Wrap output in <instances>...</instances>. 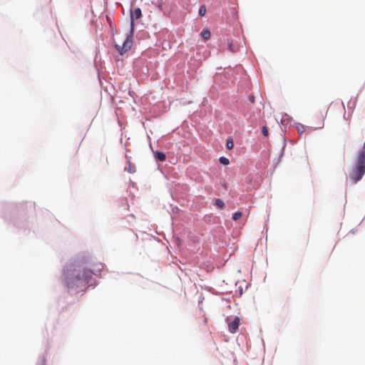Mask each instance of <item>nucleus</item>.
<instances>
[{"instance_id":"f257e3e1","label":"nucleus","mask_w":365,"mask_h":365,"mask_svg":"<svg viewBox=\"0 0 365 365\" xmlns=\"http://www.w3.org/2000/svg\"><path fill=\"white\" fill-rule=\"evenodd\" d=\"M103 269L101 262H77L69 265L64 271V283L69 289L84 290L92 277V274L100 273Z\"/></svg>"},{"instance_id":"f03ea898","label":"nucleus","mask_w":365,"mask_h":365,"mask_svg":"<svg viewBox=\"0 0 365 365\" xmlns=\"http://www.w3.org/2000/svg\"><path fill=\"white\" fill-rule=\"evenodd\" d=\"M365 174V142L363 150L359 152L349 176L354 183L359 182Z\"/></svg>"},{"instance_id":"7ed1b4c3","label":"nucleus","mask_w":365,"mask_h":365,"mask_svg":"<svg viewBox=\"0 0 365 365\" xmlns=\"http://www.w3.org/2000/svg\"><path fill=\"white\" fill-rule=\"evenodd\" d=\"M141 16H142V13H141V10H140V8L135 9L133 11V12L131 13V15H130L131 21H130V34L128 35H127L123 41V43H122L121 46L119 45V44H117V43L115 45V48L117 49V51L119 52V53L120 55L124 54L129 49L131 48V46L133 45L132 37H133V26H134L133 20L134 19L137 20V19H140L141 17Z\"/></svg>"},{"instance_id":"20e7f679","label":"nucleus","mask_w":365,"mask_h":365,"mask_svg":"<svg viewBox=\"0 0 365 365\" xmlns=\"http://www.w3.org/2000/svg\"><path fill=\"white\" fill-rule=\"evenodd\" d=\"M240 325V318L238 317H235L233 321L228 323L229 330L231 333H235Z\"/></svg>"},{"instance_id":"39448f33","label":"nucleus","mask_w":365,"mask_h":365,"mask_svg":"<svg viewBox=\"0 0 365 365\" xmlns=\"http://www.w3.org/2000/svg\"><path fill=\"white\" fill-rule=\"evenodd\" d=\"M201 36L203 37V38L205 40H207L210 38L211 36V33L209 30L207 29H204L202 30V31L201 32Z\"/></svg>"},{"instance_id":"423d86ee","label":"nucleus","mask_w":365,"mask_h":365,"mask_svg":"<svg viewBox=\"0 0 365 365\" xmlns=\"http://www.w3.org/2000/svg\"><path fill=\"white\" fill-rule=\"evenodd\" d=\"M155 158L160 161H164L166 158L165 155L161 152H157L155 154Z\"/></svg>"},{"instance_id":"0eeeda50","label":"nucleus","mask_w":365,"mask_h":365,"mask_svg":"<svg viewBox=\"0 0 365 365\" xmlns=\"http://www.w3.org/2000/svg\"><path fill=\"white\" fill-rule=\"evenodd\" d=\"M296 129L299 134H302V133H304V131H305L304 125L302 124H300V123L297 124Z\"/></svg>"},{"instance_id":"6e6552de","label":"nucleus","mask_w":365,"mask_h":365,"mask_svg":"<svg viewBox=\"0 0 365 365\" xmlns=\"http://www.w3.org/2000/svg\"><path fill=\"white\" fill-rule=\"evenodd\" d=\"M207 11L206 6L205 5H202L199 9V14L200 16H203L205 15Z\"/></svg>"},{"instance_id":"1a4fd4ad","label":"nucleus","mask_w":365,"mask_h":365,"mask_svg":"<svg viewBox=\"0 0 365 365\" xmlns=\"http://www.w3.org/2000/svg\"><path fill=\"white\" fill-rule=\"evenodd\" d=\"M226 146L229 150L232 149L234 146L233 140L232 138H228L226 142Z\"/></svg>"},{"instance_id":"9d476101","label":"nucleus","mask_w":365,"mask_h":365,"mask_svg":"<svg viewBox=\"0 0 365 365\" xmlns=\"http://www.w3.org/2000/svg\"><path fill=\"white\" fill-rule=\"evenodd\" d=\"M219 161L221 164L227 165L230 163V160L225 157H220Z\"/></svg>"},{"instance_id":"9b49d317","label":"nucleus","mask_w":365,"mask_h":365,"mask_svg":"<svg viewBox=\"0 0 365 365\" xmlns=\"http://www.w3.org/2000/svg\"><path fill=\"white\" fill-rule=\"evenodd\" d=\"M242 213L241 212H236L233 214L232 219L234 220H237L242 217Z\"/></svg>"},{"instance_id":"f8f14e48","label":"nucleus","mask_w":365,"mask_h":365,"mask_svg":"<svg viewBox=\"0 0 365 365\" xmlns=\"http://www.w3.org/2000/svg\"><path fill=\"white\" fill-rule=\"evenodd\" d=\"M215 205L217 207H219L220 208H222L224 207V205H225V203H224V202L222 200L217 199L216 201H215Z\"/></svg>"},{"instance_id":"ddd939ff","label":"nucleus","mask_w":365,"mask_h":365,"mask_svg":"<svg viewBox=\"0 0 365 365\" xmlns=\"http://www.w3.org/2000/svg\"><path fill=\"white\" fill-rule=\"evenodd\" d=\"M37 365H46V358L43 356L39 359V361Z\"/></svg>"},{"instance_id":"4468645a","label":"nucleus","mask_w":365,"mask_h":365,"mask_svg":"<svg viewBox=\"0 0 365 365\" xmlns=\"http://www.w3.org/2000/svg\"><path fill=\"white\" fill-rule=\"evenodd\" d=\"M229 49L231 52L232 53H235L237 51V50L235 48V46L234 45L232 44V43H229Z\"/></svg>"},{"instance_id":"2eb2a0df","label":"nucleus","mask_w":365,"mask_h":365,"mask_svg":"<svg viewBox=\"0 0 365 365\" xmlns=\"http://www.w3.org/2000/svg\"><path fill=\"white\" fill-rule=\"evenodd\" d=\"M262 133L264 136H267L268 135V129L266 126H263L262 127Z\"/></svg>"},{"instance_id":"dca6fc26","label":"nucleus","mask_w":365,"mask_h":365,"mask_svg":"<svg viewBox=\"0 0 365 365\" xmlns=\"http://www.w3.org/2000/svg\"><path fill=\"white\" fill-rule=\"evenodd\" d=\"M324 118L322 119V123H320V125L317 127V128H322L324 127Z\"/></svg>"},{"instance_id":"f3484780","label":"nucleus","mask_w":365,"mask_h":365,"mask_svg":"<svg viewBox=\"0 0 365 365\" xmlns=\"http://www.w3.org/2000/svg\"><path fill=\"white\" fill-rule=\"evenodd\" d=\"M250 100L252 102H254V97L253 96L250 97Z\"/></svg>"}]
</instances>
